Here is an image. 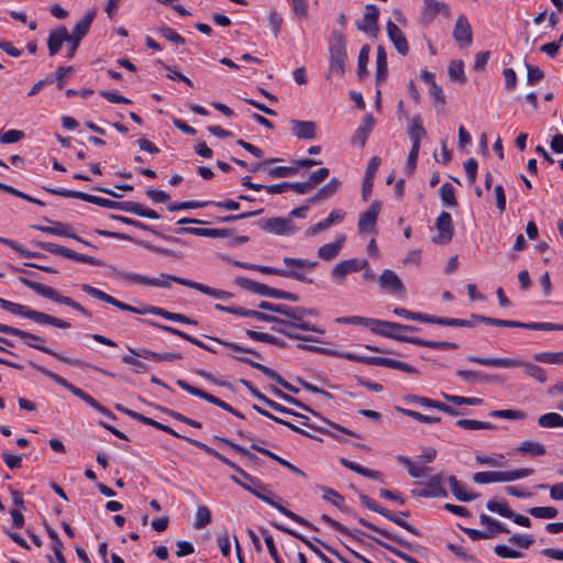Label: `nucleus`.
Listing matches in <instances>:
<instances>
[{"label":"nucleus","instance_id":"obj_44","mask_svg":"<svg viewBox=\"0 0 563 563\" xmlns=\"http://www.w3.org/2000/svg\"><path fill=\"white\" fill-rule=\"evenodd\" d=\"M235 360L240 361V362H243V363H246L249 364L250 366L261 371L264 375H266L267 377H269L271 379L275 380L277 384H279L280 386H283L284 382H286L278 373H276L274 369L258 363V362H255L249 357H244V356H233Z\"/></svg>","mask_w":563,"mask_h":563},{"label":"nucleus","instance_id":"obj_47","mask_svg":"<svg viewBox=\"0 0 563 563\" xmlns=\"http://www.w3.org/2000/svg\"><path fill=\"white\" fill-rule=\"evenodd\" d=\"M473 481L477 484L507 483L505 471L477 472L473 475Z\"/></svg>","mask_w":563,"mask_h":563},{"label":"nucleus","instance_id":"obj_5","mask_svg":"<svg viewBox=\"0 0 563 563\" xmlns=\"http://www.w3.org/2000/svg\"><path fill=\"white\" fill-rule=\"evenodd\" d=\"M0 307L5 311H9L16 316L24 317V318L30 319L38 324L52 325V327L59 328V329H69L70 328V323L60 318L31 309L27 306H24L21 303L9 301L1 297H0Z\"/></svg>","mask_w":563,"mask_h":563},{"label":"nucleus","instance_id":"obj_13","mask_svg":"<svg viewBox=\"0 0 563 563\" xmlns=\"http://www.w3.org/2000/svg\"><path fill=\"white\" fill-rule=\"evenodd\" d=\"M231 481H233L234 483L239 484L241 487H243L245 490L250 492L251 494H253L254 496H256L257 498H260L261 500L265 501L266 504L275 507L276 509H278L282 514H284L285 516H287L288 518H290L291 520L307 527V528H310L312 530H317V528L310 523L308 520H306L305 518L298 516L297 514H295L294 511L287 509L286 507H284L282 504L273 500L266 493L267 492H260L249 485H244L242 484L238 478L236 476L232 475L231 476Z\"/></svg>","mask_w":563,"mask_h":563},{"label":"nucleus","instance_id":"obj_35","mask_svg":"<svg viewBox=\"0 0 563 563\" xmlns=\"http://www.w3.org/2000/svg\"><path fill=\"white\" fill-rule=\"evenodd\" d=\"M357 522L360 525H362L363 527H366L368 528L369 530L372 531H375L377 533H379L382 537L397 543L398 545L405 548V549H408V550H411L412 549V544L408 541H406L405 539H402L401 537L395 534V533H391L389 532L388 530L386 529H383V528H379L377 526H375L374 523L365 520L364 518H357Z\"/></svg>","mask_w":563,"mask_h":563},{"label":"nucleus","instance_id":"obj_53","mask_svg":"<svg viewBox=\"0 0 563 563\" xmlns=\"http://www.w3.org/2000/svg\"><path fill=\"white\" fill-rule=\"evenodd\" d=\"M522 455L538 456L545 454L547 450L543 444L534 441H525L517 448Z\"/></svg>","mask_w":563,"mask_h":563},{"label":"nucleus","instance_id":"obj_50","mask_svg":"<svg viewBox=\"0 0 563 563\" xmlns=\"http://www.w3.org/2000/svg\"><path fill=\"white\" fill-rule=\"evenodd\" d=\"M411 344L417 346H426L431 349H440V350H456L459 349V344L455 342L448 341H431L426 339L416 338L411 340Z\"/></svg>","mask_w":563,"mask_h":563},{"label":"nucleus","instance_id":"obj_24","mask_svg":"<svg viewBox=\"0 0 563 563\" xmlns=\"http://www.w3.org/2000/svg\"><path fill=\"white\" fill-rule=\"evenodd\" d=\"M378 284L382 289L388 290L393 294H404L405 286L397 274L391 269H385L378 278Z\"/></svg>","mask_w":563,"mask_h":563},{"label":"nucleus","instance_id":"obj_12","mask_svg":"<svg viewBox=\"0 0 563 563\" xmlns=\"http://www.w3.org/2000/svg\"><path fill=\"white\" fill-rule=\"evenodd\" d=\"M36 246L43 251L49 252L55 255L64 256L66 258L86 263L95 266H103V262L89 255L77 253L68 247L52 243V242H33Z\"/></svg>","mask_w":563,"mask_h":563},{"label":"nucleus","instance_id":"obj_11","mask_svg":"<svg viewBox=\"0 0 563 563\" xmlns=\"http://www.w3.org/2000/svg\"><path fill=\"white\" fill-rule=\"evenodd\" d=\"M187 442L195 445L196 448L205 451L207 454H210L221 461L223 464L231 467L234 472H236L245 481L252 482V484L255 486L254 488L260 492H268L267 488L255 477L246 473L244 470H242L238 464L229 460L223 454L219 453L217 450L212 449L211 446L207 445L203 442H200L195 439H187Z\"/></svg>","mask_w":563,"mask_h":563},{"label":"nucleus","instance_id":"obj_34","mask_svg":"<svg viewBox=\"0 0 563 563\" xmlns=\"http://www.w3.org/2000/svg\"><path fill=\"white\" fill-rule=\"evenodd\" d=\"M66 38H68V30L64 25H60L57 29L49 32L47 38V48L49 56H55L59 52Z\"/></svg>","mask_w":563,"mask_h":563},{"label":"nucleus","instance_id":"obj_60","mask_svg":"<svg viewBox=\"0 0 563 563\" xmlns=\"http://www.w3.org/2000/svg\"><path fill=\"white\" fill-rule=\"evenodd\" d=\"M527 512L538 519H552L555 518L559 514L555 507L550 506L531 507L527 510Z\"/></svg>","mask_w":563,"mask_h":563},{"label":"nucleus","instance_id":"obj_29","mask_svg":"<svg viewBox=\"0 0 563 563\" xmlns=\"http://www.w3.org/2000/svg\"><path fill=\"white\" fill-rule=\"evenodd\" d=\"M365 10L363 21L357 23V29L365 33L377 32L379 18L378 8L375 4H366Z\"/></svg>","mask_w":563,"mask_h":563},{"label":"nucleus","instance_id":"obj_57","mask_svg":"<svg viewBox=\"0 0 563 563\" xmlns=\"http://www.w3.org/2000/svg\"><path fill=\"white\" fill-rule=\"evenodd\" d=\"M421 406L423 407H429V408H434V409H438L440 411H443L450 416H460L462 415L461 411H459L457 409H455L454 407H451L444 402H441V401H438V400H433V399H430V398H427V397H423L422 400H421Z\"/></svg>","mask_w":563,"mask_h":563},{"label":"nucleus","instance_id":"obj_61","mask_svg":"<svg viewBox=\"0 0 563 563\" xmlns=\"http://www.w3.org/2000/svg\"><path fill=\"white\" fill-rule=\"evenodd\" d=\"M440 197L442 202L448 207H456L455 189L450 183H444L440 188Z\"/></svg>","mask_w":563,"mask_h":563},{"label":"nucleus","instance_id":"obj_3","mask_svg":"<svg viewBox=\"0 0 563 563\" xmlns=\"http://www.w3.org/2000/svg\"><path fill=\"white\" fill-rule=\"evenodd\" d=\"M0 332L4 333V334L18 336V338L24 340V343L27 346L35 349L37 351H41L45 354H48L63 363L74 365V366H84L85 365V363L78 358L66 357V356L59 354L58 352L52 350L51 347L44 345L45 339L37 334H34V333H31V332H27V331H24V330H21V329L11 327V325L2 324V323H0Z\"/></svg>","mask_w":563,"mask_h":563},{"label":"nucleus","instance_id":"obj_36","mask_svg":"<svg viewBox=\"0 0 563 563\" xmlns=\"http://www.w3.org/2000/svg\"><path fill=\"white\" fill-rule=\"evenodd\" d=\"M145 323L152 325V327H155L157 329H161L165 332H168V333H172L174 335H177V336H180L183 338L184 340L203 349V350H207L209 352H212V353H216L214 350H212L211 347H209L208 345H206L203 342H201L200 340L176 329V328H173V327H169V325H164V324H161L158 322H155V321H152V320H144Z\"/></svg>","mask_w":563,"mask_h":563},{"label":"nucleus","instance_id":"obj_18","mask_svg":"<svg viewBox=\"0 0 563 563\" xmlns=\"http://www.w3.org/2000/svg\"><path fill=\"white\" fill-rule=\"evenodd\" d=\"M234 283L240 286L241 288L251 291L253 294H257L261 296L269 297V298H276L278 297L279 289L269 287L265 284L255 282L253 279H250L244 276H236L234 278Z\"/></svg>","mask_w":563,"mask_h":563},{"label":"nucleus","instance_id":"obj_10","mask_svg":"<svg viewBox=\"0 0 563 563\" xmlns=\"http://www.w3.org/2000/svg\"><path fill=\"white\" fill-rule=\"evenodd\" d=\"M472 319L477 322H482L488 325L495 327H506V328H520L528 330H538V331H559L563 330V324H556L551 322H521V321H512V320H504L492 317H485L481 314L473 313Z\"/></svg>","mask_w":563,"mask_h":563},{"label":"nucleus","instance_id":"obj_62","mask_svg":"<svg viewBox=\"0 0 563 563\" xmlns=\"http://www.w3.org/2000/svg\"><path fill=\"white\" fill-rule=\"evenodd\" d=\"M449 77L452 80H456L461 84L466 81V77L464 74V64L462 60H452L448 68Z\"/></svg>","mask_w":563,"mask_h":563},{"label":"nucleus","instance_id":"obj_49","mask_svg":"<svg viewBox=\"0 0 563 563\" xmlns=\"http://www.w3.org/2000/svg\"><path fill=\"white\" fill-rule=\"evenodd\" d=\"M112 274L115 278L123 280L125 283L139 284V285H145V286H147L148 278H150V277L141 275V274L120 271L117 268L112 269Z\"/></svg>","mask_w":563,"mask_h":563},{"label":"nucleus","instance_id":"obj_16","mask_svg":"<svg viewBox=\"0 0 563 563\" xmlns=\"http://www.w3.org/2000/svg\"><path fill=\"white\" fill-rule=\"evenodd\" d=\"M435 229L439 234L432 238L434 244L445 245L452 241L453 223L449 212L442 211L435 221Z\"/></svg>","mask_w":563,"mask_h":563},{"label":"nucleus","instance_id":"obj_20","mask_svg":"<svg viewBox=\"0 0 563 563\" xmlns=\"http://www.w3.org/2000/svg\"><path fill=\"white\" fill-rule=\"evenodd\" d=\"M96 233L100 236L114 238V239H119V240H123V241L135 242V243L140 244L141 246H143L156 254H161V255H165V256H176L177 255L174 251H172L169 249H164V247H159V246L146 243V242L136 241L132 236H130L125 233L113 232V231L101 230V229H97Z\"/></svg>","mask_w":563,"mask_h":563},{"label":"nucleus","instance_id":"obj_55","mask_svg":"<svg viewBox=\"0 0 563 563\" xmlns=\"http://www.w3.org/2000/svg\"><path fill=\"white\" fill-rule=\"evenodd\" d=\"M479 521L483 526L488 528L489 538L496 533H508L509 529L503 526L497 520L493 519L492 517L482 514L479 516Z\"/></svg>","mask_w":563,"mask_h":563},{"label":"nucleus","instance_id":"obj_52","mask_svg":"<svg viewBox=\"0 0 563 563\" xmlns=\"http://www.w3.org/2000/svg\"><path fill=\"white\" fill-rule=\"evenodd\" d=\"M0 243L8 245L9 247H11L12 250H14L16 253H19L21 256H23L25 258H44L45 257L44 254L37 253V252H31V251L24 249L16 241L11 240V239L0 236Z\"/></svg>","mask_w":563,"mask_h":563},{"label":"nucleus","instance_id":"obj_51","mask_svg":"<svg viewBox=\"0 0 563 563\" xmlns=\"http://www.w3.org/2000/svg\"><path fill=\"white\" fill-rule=\"evenodd\" d=\"M387 56L383 46L377 47L376 55V84H380L387 76Z\"/></svg>","mask_w":563,"mask_h":563},{"label":"nucleus","instance_id":"obj_30","mask_svg":"<svg viewBox=\"0 0 563 563\" xmlns=\"http://www.w3.org/2000/svg\"><path fill=\"white\" fill-rule=\"evenodd\" d=\"M271 525L276 528L277 530L279 531H283L285 533H288L295 538H297L298 540H300L303 544H306L317 556L320 558V560L323 562V563H333L318 547H316L308 538H306L305 536L300 534L299 532L290 529V528H287L278 522H271Z\"/></svg>","mask_w":563,"mask_h":563},{"label":"nucleus","instance_id":"obj_8","mask_svg":"<svg viewBox=\"0 0 563 563\" xmlns=\"http://www.w3.org/2000/svg\"><path fill=\"white\" fill-rule=\"evenodd\" d=\"M30 365L33 368H35L36 371H38L40 373H42L43 375H45L46 377L54 380L59 386L69 390L73 395L80 398L82 401H85L87 405H89L90 407L96 409L98 412L104 415L107 418H110L112 420L115 419V416L108 408L102 406L97 399L91 397L89 394H87L82 389L76 387L75 385L69 383L67 379H65L64 377L57 375L56 373H54V372L47 369L46 367L38 365L34 362H30Z\"/></svg>","mask_w":563,"mask_h":563},{"label":"nucleus","instance_id":"obj_7","mask_svg":"<svg viewBox=\"0 0 563 563\" xmlns=\"http://www.w3.org/2000/svg\"><path fill=\"white\" fill-rule=\"evenodd\" d=\"M30 365L33 368H35L36 371H38L40 373H42L43 375H45L46 377L54 380L59 386L69 390L73 395L80 398L82 401H85L87 405H89L90 407L96 409L98 412L104 415L107 418H110L112 420L115 419V416L108 408L102 406L97 399L91 397L89 394H87L82 389L76 387L75 385L69 383L67 379H65L64 377L57 375L56 373H54V372L47 369L46 367L38 365L34 362H30Z\"/></svg>","mask_w":563,"mask_h":563},{"label":"nucleus","instance_id":"obj_6","mask_svg":"<svg viewBox=\"0 0 563 563\" xmlns=\"http://www.w3.org/2000/svg\"><path fill=\"white\" fill-rule=\"evenodd\" d=\"M468 362L481 364L484 366H492V367H519L525 366L526 367V374L530 377H533L540 383H545L548 379L545 371L531 363H527L519 358H499V357H484V356H476V355H468L466 357Z\"/></svg>","mask_w":563,"mask_h":563},{"label":"nucleus","instance_id":"obj_40","mask_svg":"<svg viewBox=\"0 0 563 563\" xmlns=\"http://www.w3.org/2000/svg\"><path fill=\"white\" fill-rule=\"evenodd\" d=\"M176 384L177 386H179L181 389L186 390L187 393L196 396V397H199V398H202L205 399L206 401L210 402V404H213L218 407L222 406V401L220 398L200 389V388H197L195 386H191L190 384H188L186 380L184 379H177L176 380Z\"/></svg>","mask_w":563,"mask_h":563},{"label":"nucleus","instance_id":"obj_17","mask_svg":"<svg viewBox=\"0 0 563 563\" xmlns=\"http://www.w3.org/2000/svg\"><path fill=\"white\" fill-rule=\"evenodd\" d=\"M164 277L173 279V282H175V283H177L179 285H183V286L196 289V290H198V291H200V292H202L205 295L214 297L217 299H225V298H231L233 296L229 291L217 289V288H212V287H209L207 285L194 282V280H190V279H186V278H183V277H177V276H174V275H164Z\"/></svg>","mask_w":563,"mask_h":563},{"label":"nucleus","instance_id":"obj_33","mask_svg":"<svg viewBox=\"0 0 563 563\" xmlns=\"http://www.w3.org/2000/svg\"><path fill=\"white\" fill-rule=\"evenodd\" d=\"M89 203H93L96 206L107 208V209H114V210H121L124 212L132 213L134 201H113L109 200L102 197L93 196L89 194L88 201Z\"/></svg>","mask_w":563,"mask_h":563},{"label":"nucleus","instance_id":"obj_14","mask_svg":"<svg viewBox=\"0 0 563 563\" xmlns=\"http://www.w3.org/2000/svg\"><path fill=\"white\" fill-rule=\"evenodd\" d=\"M360 500H361L362 505L365 506L366 508H368L369 510L382 515L384 518L396 523L397 526L401 527L402 529L407 530L408 532L412 533L413 536L421 537V532L416 527H413L409 522L400 519L398 516L393 514L387 508L382 507L380 505H378L375 500H373L367 495L361 494Z\"/></svg>","mask_w":563,"mask_h":563},{"label":"nucleus","instance_id":"obj_58","mask_svg":"<svg viewBox=\"0 0 563 563\" xmlns=\"http://www.w3.org/2000/svg\"><path fill=\"white\" fill-rule=\"evenodd\" d=\"M380 366L398 369V371L409 373V374H418L419 373V371L415 366H412L408 363L401 362V361L389 358V357H383Z\"/></svg>","mask_w":563,"mask_h":563},{"label":"nucleus","instance_id":"obj_48","mask_svg":"<svg viewBox=\"0 0 563 563\" xmlns=\"http://www.w3.org/2000/svg\"><path fill=\"white\" fill-rule=\"evenodd\" d=\"M320 519L324 523H327L328 526L333 528L334 530H336V531L343 533L344 536H346L349 538H352V539H354L356 541H361V539L358 538V534H364L362 531H360L357 529L350 530L349 528H346L345 526H343L342 523H340L339 521L334 520L333 518H331L328 515H321Z\"/></svg>","mask_w":563,"mask_h":563},{"label":"nucleus","instance_id":"obj_23","mask_svg":"<svg viewBox=\"0 0 563 563\" xmlns=\"http://www.w3.org/2000/svg\"><path fill=\"white\" fill-rule=\"evenodd\" d=\"M453 38L460 45H471L473 42L472 26L464 14H461L454 25L452 33Z\"/></svg>","mask_w":563,"mask_h":563},{"label":"nucleus","instance_id":"obj_2","mask_svg":"<svg viewBox=\"0 0 563 563\" xmlns=\"http://www.w3.org/2000/svg\"><path fill=\"white\" fill-rule=\"evenodd\" d=\"M80 288L85 294L89 295L90 297L96 298L101 301H104L107 303H110L123 311H129V312L136 313V314L151 313L154 316L165 318L170 321L181 322V323H186V324L196 325L198 323L196 320H192V319L186 317L185 314L169 312L159 307L145 306L143 308H137V307L131 306L129 303H125V302H122V301L115 299L114 297L110 296L109 294H107L89 284H81Z\"/></svg>","mask_w":563,"mask_h":563},{"label":"nucleus","instance_id":"obj_27","mask_svg":"<svg viewBox=\"0 0 563 563\" xmlns=\"http://www.w3.org/2000/svg\"><path fill=\"white\" fill-rule=\"evenodd\" d=\"M375 124V119L372 113H366L362 120L361 125L356 129L353 137L352 144L363 147L367 139L369 136L371 131L373 130Z\"/></svg>","mask_w":563,"mask_h":563},{"label":"nucleus","instance_id":"obj_41","mask_svg":"<svg viewBox=\"0 0 563 563\" xmlns=\"http://www.w3.org/2000/svg\"><path fill=\"white\" fill-rule=\"evenodd\" d=\"M423 14L428 18L429 21L433 20L439 13L446 18L451 15V10L444 2H439L437 0H423Z\"/></svg>","mask_w":563,"mask_h":563},{"label":"nucleus","instance_id":"obj_37","mask_svg":"<svg viewBox=\"0 0 563 563\" xmlns=\"http://www.w3.org/2000/svg\"><path fill=\"white\" fill-rule=\"evenodd\" d=\"M345 242V235L344 234H338L335 238V241L332 243H328L319 247L318 255L323 261H331L334 257H336L343 247V244Z\"/></svg>","mask_w":563,"mask_h":563},{"label":"nucleus","instance_id":"obj_39","mask_svg":"<svg viewBox=\"0 0 563 563\" xmlns=\"http://www.w3.org/2000/svg\"><path fill=\"white\" fill-rule=\"evenodd\" d=\"M408 135L412 142L411 146L420 147V142L427 135V131L422 125V120L419 114L411 118L408 126Z\"/></svg>","mask_w":563,"mask_h":563},{"label":"nucleus","instance_id":"obj_4","mask_svg":"<svg viewBox=\"0 0 563 563\" xmlns=\"http://www.w3.org/2000/svg\"><path fill=\"white\" fill-rule=\"evenodd\" d=\"M329 69L325 78L330 79L332 76L343 77L346 73V41L345 36L339 31H332L329 41Z\"/></svg>","mask_w":563,"mask_h":563},{"label":"nucleus","instance_id":"obj_64","mask_svg":"<svg viewBox=\"0 0 563 563\" xmlns=\"http://www.w3.org/2000/svg\"><path fill=\"white\" fill-rule=\"evenodd\" d=\"M534 361L547 364H563V352H542L533 356Z\"/></svg>","mask_w":563,"mask_h":563},{"label":"nucleus","instance_id":"obj_22","mask_svg":"<svg viewBox=\"0 0 563 563\" xmlns=\"http://www.w3.org/2000/svg\"><path fill=\"white\" fill-rule=\"evenodd\" d=\"M380 211V202L378 200H374L371 206L364 211L358 219V230L362 233L365 232H374L375 225L377 222V217Z\"/></svg>","mask_w":563,"mask_h":563},{"label":"nucleus","instance_id":"obj_28","mask_svg":"<svg viewBox=\"0 0 563 563\" xmlns=\"http://www.w3.org/2000/svg\"><path fill=\"white\" fill-rule=\"evenodd\" d=\"M363 325L367 327L375 334H386L383 331V328H405L408 330V332H417L420 330L415 325L401 324L397 322L384 321L373 318H365V323Z\"/></svg>","mask_w":563,"mask_h":563},{"label":"nucleus","instance_id":"obj_25","mask_svg":"<svg viewBox=\"0 0 563 563\" xmlns=\"http://www.w3.org/2000/svg\"><path fill=\"white\" fill-rule=\"evenodd\" d=\"M386 29L388 37L397 52L406 56L409 52V45L402 31L390 20L387 22Z\"/></svg>","mask_w":563,"mask_h":563},{"label":"nucleus","instance_id":"obj_21","mask_svg":"<svg viewBox=\"0 0 563 563\" xmlns=\"http://www.w3.org/2000/svg\"><path fill=\"white\" fill-rule=\"evenodd\" d=\"M486 508L492 512L499 514L501 517L512 519L514 522H516L519 526H522V527L531 526V521L527 516L514 512L507 506V504H500L495 500H488L486 504Z\"/></svg>","mask_w":563,"mask_h":563},{"label":"nucleus","instance_id":"obj_19","mask_svg":"<svg viewBox=\"0 0 563 563\" xmlns=\"http://www.w3.org/2000/svg\"><path fill=\"white\" fill-rule=\"evenodd\" d=\"M368 263L366 260H358V258H350L344 260L335 264L333 267L331 275L334 279L342 282L346 275L358 272L362 269H365L367 267Z\"/></svg>","mask_w":563,"mask_h":563},{"label":"nucleus","instance_id":"obj_15","mask_svg":"<svg viewBox=\"0 0 563 563\" xmlns=\"http://www.w3.org/2000/svg\"><path fill=\"white\" fill-rule=\"evenodd\" d=\"M257 225L262 230L276 235L292 234L297 230V227L291 218L283 217L261 219L258 220Z\"/></svg>","mask_w":563,"mask_h":563},{"label":"nucleus","instance_id":"obj_31","mask_svg":"<svg viewBox=\"0 0 563 563\" xmlns=\"http://www.w3.org/2000/svg\"><path fill=\"white\" fill-rule=\"evenodd\" d=\"M412 494L417 495L419 497H424V498H428V497H446L448 496V493H446L445 488L442 486L441 475L432 476L429 479V482L427 483L424 489H422L420 492L412 490Z\"/></svg>","mask_w":563,"mask_h":563},{"label":"nucleus","instance_id":"obj_45","mask_svg":"<svg viewBox=\"0 0 563 563\" xmlns=\"http://www.w3.org/2000/svg\"><path fill=\"white\" fill-rule=\"evenodd\" d=\"M451 492L459 501L467 503L477 498V494L466 493L454 475L448 477Z\"/></svg>","mask_w":563,"mask_h":563},{"label":"nucleus","instance_id":"obj_59","mask_svg":"<svg viewBox=\"0 0 563 563\" xmlns=\"http://www.w3.org/2000/svg\"><path fill=\"white\" fill-rule=\"evenodd\" d=\"M457 427L465 430H494L496 427L490 422H484L473 419H460L455 423Z\"/></svg>","mask_w":563,"mask_h":563},{"label":"nucleus","instance_id":"obj_54","mask_svg":"<svg viewBox=\"0 0 563 563\" xmlns=\"http://www.w3.org/2000/svg\"><path fill=\"white\" fill-rule=\"evenodd\" d=\"M541 428H563V417L556 412H548L538 418Z\"/></svg>","mask_w":563,"mask_h":563},{"label":"nucleus","instance_id":"obj_56","mask_svg":"<svg viewBox=\"0 0 563 563\" xmlns=\"http://www.w3.org/2000/svg\"><path fill=\"white\" fill-rule=\"evenodd\" d=\"M271 391L276 396L278 397L279 399L290 404V405H294V406H297L308 412H311L313 415L317 416V412L314 410H312L310 407H308L307 405L302 404L299 399L284 393L283 390H280L279 388H277L276 386H271Z\"/></svg>","mask_w":563,"mask_h":563},{"label":"nucleus","instance_id":"obj_9","mask_svg":"<svg viewBox=\"0 0 563 563\" xmlns=\"http://www.w3.org/2000/svg\"><path fill=\"white\" fill-rule=\"evenodd\" d=\"M19 282L22 285H24L27 288L35 291L37 295L42 296L43 298H46L54 302L70 307L87 318H91V316H92L91 312L88 309H86L84 306L76 302L68 296L60 295L56 289H54L51 286L44 285L38 282L31 280L23 276L19 277Z\"/></svg>","mask_w":563,"mask_h":563},{"label":"nucleus","instance_id":"obj_63","mask_svg":"<svg viewBox=\"0 0 563 563\" xmlns=\"http://www.w3.org/2000/svg\"><path fill=\"white\" fill-rule=\"evenodd\" d=\"M340 186H341L340 179L333 177L330 179L329 183L323 185L318 190V194L322 198V200H328L338 192V190L340 189Z\"/></svg>","mask_w":563,"mask_h":563},{"label":"nucleus","instance_id":"obj_26","mask_svg":"<svg viewBox=\"0 0 563 563\" xmlns=\"http://www.w3.org/2000/svg\"><path fill=\"white\" fill-rule=\"evenodd\" d=\"M53 223H54L53 227H45V225L34 224V225H31V228L34 229V230L44 232V233H48V234H54V235H59V236H67V238L74 239L76 241H79L81 243H85L87 245H90V243L86 242L80 236H78L76 233L71 232L69 225H67V224H65L63 222H53Z\"/></svg>","mask_w":563,"mask_h":563},{"label":"nucleus","instance_id":"obj_38","mask_svg":"<svg viewBox=\"0 0 563 563\" xmlns=\"http://www.w3.org/2000/svg\"><path fill=\"white\" fill-rule=\"evenodd\" d=\"M97 10L90 9L86 12V14L77 22L73 32L69 33V36L81 40L88 34L90 25L96 18Z\"/></svg>","mask_w":563,"mask_h":563},{"label":"nucleus","instance_id":"obj_1","mask_svg":"<svg viewBox=\"0 0 563 563\" xmlns=\"http://www.w3.org/2000/svg\"><path fill=\"white\" fill-rule=\"evenodd\" d=\"M282 316L278 317V327L272 329L278 333L292 340H301L308 342H320L318 338L300 335L298 331H310L323 334L324 330L318 328L309 320V317H318L319 313L316 309L306 308L302 306H288L285 305Z\"/></svg>","mask_w":563,"mask_h":563},{"label":"nucleus","instance_id":"obj_42","mask_svg":"<svg viewBox=\"0 0 563 563\" xmlns=\"http://www.w3.org/2000/svg\"><path fill=\"white\" fill-rule=\"evenodd\" d=\"M320 489L323 492V499L325 501L338 507L341 511L355 517V512L350 507H347L343 504L344 497L341 494H339L336 490H334L330 487H325V486H320Z\"/></svg>","mask_w":563,"mask_h":563},{"label":"nucleus","instance_id":"obj_43","mask_svg":"<svg viewBox=\"0 0 563 563\" xmlns=\"http://www.w3.org/2000/svg\"><path fill=\"white\" fill-rule=\"evenodd\" d=\"M456 375L470 384L490 383L496 379L495 375L484 374L472 369H459Z\"/></svg>","mask_w":563,"mask_h":563},{"label":"nucleus","instance_id":"obj_46","mask_svg":"<svg viewBox=\"0 0 563 563\" xmlns=\"http://www.w3.org/2000/svg\"><path fill=\"white\" fill-rule=\"evenodd\" d=\"M394 314L401 317L404 319L424 322V323H435V316L433 314H427L422 312H413L410 310H407L405 308H395L393 310Z\"/></svg>","mask_w":563,"mask_h":563},{"label":"nucleus","instance_id":"obj_32","mask_svg":"<svg viewBox=\"0 0 563 563\" xmlns=\"http://www.w3.org/2000/svg\"><path fill=\"white\" fill-rule=\"evenodd\" d=\"M291 133L298 139L313 140L317 125L313 121L290 120Z\"/></svg>","mask_w":563,"mask_h":563}]
</instances>
